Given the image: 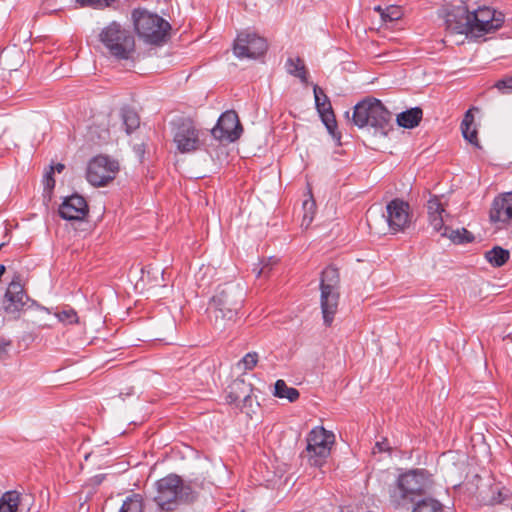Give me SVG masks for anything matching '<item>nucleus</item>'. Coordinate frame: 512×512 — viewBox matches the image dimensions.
Returning <instances> with one entry per match:
<instances>
[{
	"instance_id": "1",
	"label": "nucleus",
	"mask_w": 512,
	"mask_h": 512,
	"mask_svg": "<svg viewBox=\"0 0 512 512\" xmlns=\"http://www.w3.org/2000/svg\"><path fill=\"white\" fill-rule=\"evenodd\" d=\"M156 493L153 501L160 511L174 512L181 506L193 504L199 497L203 483L197 480H184L171 473L154 484Z\"/></svg>"
},
{
	"instance_id": "2",
	"label": "nucleus",
	"mask_w": 512,
	"mask_h": 512,
	"mask_svg": "<svg viewBox=\"0 0 512 512\" xmlns=\"http://www.w3.org/2000/svg\"><path fill=\"white\" fill-rule=\"evenodd\" d=\"M244 301L243 289L238 284L226 283L218 286L211 298L209 309L219 327L234 323Z\"/></svg>"
},
{
	"instance_id": "3",
	"label": "nucleus",
	"mask_w": 512,
	"mask_h": 512,
	"mask_svg": "<svg viewBox=\"0 0 512 512\" xmlns=\"http://www.w3.org/2000/svg\"><path fill=\"white\" fill-rule=\"evenodd\" d=\"M431 475L425 469H414L400 474L393 487L389 489L390 502L395 507L415 503L430 486Z\"/></svg>"
},
{
	"instance_id": "4",
	"label": "nucleus",
	"mask_w": 512,
	"mask_h": 512,
	"mask_svg": "<svg viewBox=\"0 0 512 512\" xmlns=\"http://www.w3.org/2000/svg\"><path fill=\"white\" fill-rule=\"evenodd\" d=\"M351 119L358 128L369 126L381 135H387L392 128L391 112L379 99L373 97L358 102L354 106Z\"/></svg>"
},
{
	"instance_id": "5",
	"label": "nucleus",
	"mask_w": 512,
	"mask_h": 512,
	"mask_svg": "<svg viewBox=\"0 0 512 512\" xmlns=\"http://www.w3.org/2000/svg\"><path fill=\"white\" fill-rule=\"evenodd\" d=\"M131 17L136 33L146 43L160 45L166 41L171 25L165 19L142 8L134 9Z\"/></svg>"
},
{
	"instance_id": "6",
	"label": "nucleus",
	"mask_w": 512,
	"mask_h": 512,
	"mask_svg": "<svg viewBox=\"0 0 512 512\" xmlns=\"http://www.w3.org/2000/svg\"><path fill=\"white\" fill-rule=\"evenodd\" d=\"M339 271L334 266L326 267L321 273L320 304L325 326H331L338 309L340 292Z\"/></svg>"
},
{
	"instance_id": "7",
	"label": "nucleus",
	"mask_w": 512,
	"mask_h": 512,
	"mask_svg": "<svg viewBox=\"0 0 512 512\" xmlns=\"http://www.w3.org/2000/svg\"><path fill=\"white\" fill-rule=\"evenodd\" d=\"M98 37L109 53L118 59H129L135 50L134 36L116 21L104 27Z\"/></svg>"
},
{
	"instance_id": "8",
	"label": "nucleus",
	"mask_w": 512,
	"mask_h": 512,
	"mask_svg": "<svg viewBox=\"0 0 512 512\" xmlns=\"http://www.w3.org/2000/svg\"><path fill=\"white\" fill-rule=\"evenodd\" d=\"M3 309L6 314L19 318L20 313L36 307L41 312L48 313V310L39 307L34 300H31L21 283L20 274H15L9 283L3 299Z\"/></svg>"
},
{
	"instance_id": "9",
	"label": "nucleus",
	"mask_w": 512,
	"mask_h": 512,
	"mask_svg": "<svg viewBox=\"0 0 512 512\" xmlns=\"http://www.w3.org/2000/svg\"><path fill=\"white\" fill-rule=\"evenodd\" d=\"M334 434L323 427L313 428L307 436L306 456L312 466L320 467L330 455Z\"/></svg>"
},
{
	"instance_id": "10",
	"label": "nucleus",
	"mask_w": 512,
	"mask_h": 512,
	"mask_svg": "<svg viewBox=\"0 0 512 512\" xmlns=\"http://www.w3.org/2000/svg\"><path fill=\"white\" fill-rule=\"evenodd\" d=\"M119 163L108 156L98 155L88 164L86 178L96 187L106 186L115 179Z\"/></svg>"
},
{
	"instance_id": "11",
	"label": "nucleus",
	"mask_w": 512,
	"mask_h": 512,
	"mask_svg": "<svg viewBox=\"0 0 512 512\" xmlns=\"http://www.w3.org/2000/svg\"><path fill=\"white\" fill-rule=\"evenodd\" d=\"M200 132L190 118H181L174 125L173 141L181 153L198 150L201 145Z\"/></svg>"
},
{
	"instance_id": "12",
	"label": "nucleus",
	"mask_w": 512,
	"mask_h": 512,
	"mask_svg": "<svg viewBox=\"0 0 512 512\" xmlns=\"http://www.w3.org/2000/svg\"><path fill=\"white\" fill-rule=\"evenodd\" d=\"M472 38H480L488 33L498 30L503 22L504 15L490 7H480L471 12Z\"/></svg>"
},
{
	"instance_id": "13",
	"label": "nucleus",
	"mask_w": 512,
	"mask_h": 512,
	"mask_svg": "<svg viewBox=\"0 0 512 512\" xmlns=\"http://www.w3.org/2000/svg\"><path fill=\"white\" fill-rule=\"evenodd\" d=\"M267 48L265 38L252 32H241L234 42L233 51L238 58H257L263 55Z\"/></svg>"
},
{
	"instance_id": "14",
	"label": "nucleus",
	"mask_w": 512,
	"mask_h": 512,
	"mask_svg": "<svg viewBox=\"0 0 512 512\" xmlns=\"http://www.w3.org/2000/svg\"><path fill=\"white\" fill-rule=\"evenodd\" d=\"M243 132L239 117L234 110L221 114L216 125L211 129L212 136L219 141L234 142Z\"/></svg>"
},
{
	"instance_id": "15",
	"label": "nucleus",
	"mask_w": 512,
	"mask_h": 512,
	"mask_svg": "<svg viewBox=\"0 0 512 512\" xmlns=\"http://www.w3.org/2000/svg\"><path fill=\"white\" fill-rule=\"evenodd\" d=\"M386 220L393 233L405 231L411 223L410 206L408 202L395 198L386 206Z\"/></svg>"
},
{
	"instance_id": "16",
	"label": "nucleus",
	"mask_w": 512,
	"mask_h": 512,
	"mask_svg": "<svg viewBox=\"0 0 512 512\" xmlns=\"http://www.w3.org/2000/svg\"><path fill=\"white\" fill-rule=\"evenodd\" d=\"M313 91L315 98V106L321 117L323 124L326 126L328 132L334 138L340 140L341 135L340 133L336 132L337 121L328 96L318 85H314Z\"/></svg>"
},
{
	"instance_id": "17",
	"label": "nucleus",
	"mask_w": 512,
	"mask_h": 512,
	"mask_svg": "<svg viewBox=\"0 0 512 512\" xmlns=\"http://www.w3.org/2000/svg\"><path fill=\"white\" fill-rule=\"evenodd\" d=\"M471 12L464 5L453 7L445 19L446 28L451 33L466 34L472 38Z\"/></svg>"
},
{
	"instance_id": "18",
	"label": "nucleus",
	"mask_w": 512,
	"mask_h": 512,
	"mask_svg": "<svg viewBox=\"0 0 512 512\" xmlns=\"http://www.w3.org/2000/svg\"><path fill=\"white\" fill-rule=\"evenodd\" d=\"M58 213L64 220H83L89 213V207L83 196L72 194L64 199Z\"/></svg>"
},
{
	"instance_id": "19",
	"label": "nucleus",
	"mask_w": 512,
	"mask_h": 512,
	"mask_svg": "<svg viewBox=\"0 0 512 512\" xmlns=\"http://www.w3.org/2000/svg\"><path fill=\"white\" fill-rule=\"evenodd\" d=\"M489 217L492 223L507 224L512 221V192L504 193L493 200Z\"/></svg>"
},
{
	"instance_id": "20",
	"label": "nucleus",
	"mask_w": 512,
	"mask_h": 512,
	"mask_svg": "<svg viewBox=\"0 0 512 512\" xmlns=\"http://www.w3.org/2000/svg\"><path fill=\"white\" fill-rule=\"evenodd\" d=\"M226 400L230 404L240 405L241 401L252 402L253 387L243 379H235L229 385Z\"/></svg>"
},
{
	"instance_id": "21",
	"label": "nucleus",
	"mask_w": 512,
	"mask_h": 512,
	"mask_svg": "<svg viewBox=\"0 0 512 512\" xmlns=\"http://www.w3.org/2000/svg\"><path fill=\"white\" fill-rule=\"evenodd\" d=\"M427 213L430 225L436 232H441L444 226L445 206L441 199L433 195L427 202Z\"/></svg>"
},
{
	"instance_id": "22",
	"label": "nucleus",
	"mask_w": 512,
	"mask_h": 512,
	"mask_svg": "<svg viewBox=\"0 0 512 512\" xmlns=\"http://www.w3.org/2000/svg\"><path fill=\"white\" fill-rule=\"evenodd\" d=\"M422 116V109L414 107L398 114L396 121L400 127L412 129L419 125Z\"/></svg>"
},
{
	"instance_id": "23",
	"label": "nucleus",
	"mask_w": 512,
	"mask_h": 512,
	"mask_svg": "<svg viewBox=\"0 0 512 512\" xmlns=\"http://www.w3.org/2000/svg\"><path fill=\"white\" fill-rule=\"evenodd\" d=\"M474 124V116L472 114V109H469L461 122V131L464 139H466L469 143L479 147V141L477 137V129L473 125Z\"/></svg>"
},
{
	"instance_id": "24",
	"label": "nucleus",
	"mask_w": 512,
	"mask_h": 512,
	"mask_svg": "<svg viewBox=\"0 0 512 512\" xmlns=\"http://www.w3.org/2000/svg\"><path fill=\"white\" fill-rule=\"evenodd\" d=\"M286 71L301 80L302 83L308 82V71L304 64V61L300 57L292 58L289 57L286 61Z\"/></svg>"
},
{
	"instance_id": "25",
	"label": "nucleus",
	"mask_w": 512,
	"mask_h": 512,
	"mask_svg": "<svg viewBox=\"0 0 512 512\" xmlns=\"http://www.w3.org/2000/svg\"><path fill=\"white\" fill-rule=\"evenodd\" d=\"M510 258V252L500 246H495L485 252V259L493 267L505 265Z\"/></svg>"
},
{
	"instance_id": "26",
	"label": "nucleus",
	"mask_w": 512,
	"mask_h": 512,
	"mask_svg": "<svg viewBox=\"0 0 512 512\" xmlns=\"http://www.w3.org/2000/svg\"><path fill=\"white\" fill-rule=\"evenodd\" d=\"M441 236L448 237L453 243L464 244L474 241V235L467 229L462 228L461 230H450L449 227L445 226L440 232Z\"/></svg>"
},
{
	"instance_id": "27",
	"label": "nucleus",
	"mask_w": 512,
	"mask_h": 512,
	"mask_svg": "<svg viewBox=\"0 0 512 512\" xmlns=\"http://www.w3.org/2000/svg\"><path fill=\"white\" fill-rule=\"evenodd\" d=\"M273 395L293 403L298 400L300 393L296 388L288 387L284 380L279 379L275 382Z\"/></svg>"
},
{
	"instance_id": "28",
	"label": "nucleus",
	"mask_w": 512,
	"mask_h": 512,
	"mask_svg": "<svg viewBox=\"0 0 512 512\" xmlns=\"http://www.w3.org/2000/svg\"><path fill=\"white\" fill-rule=\"evenodd\" d=\"M21 494L15 490L5 492L0 498V512H17Z\"/></svg>"
},
{
	"instance_id": "29",
	"label": "nucleus",
	"mask_w": 512,
	"mask_h": 512,
	"mask_svg": "<svg viewBox=\"0 0 512 512\" xmlns=\"http://www.w3.org/2000/svg\"><path fill=\"white\" fill-rule=\"evenodd\" d=\"M412 512H445V509L437 499L426 497L414 503Z\"/></svg>"
},
{
	"instance_id": "30",
	"label": "nucleus",
	"mask_w": 512,
	"mask_h": 512,
	"mask_svg": "<svg viewBox=\"0 0 512 512\" xmlns=\"http://www.w3.org/2000/svg\"><path fill=\"white\" fill-rule=\"evenodd\" d=\"M144 509V499L141 494L133 493L128 496L119 512H143Z\"/></svg>"
},
{
	"instance_id": "31",
	"label": "nucleus",
	"mask_w": 512,
	"mask_h": 512,
	"mask_svg": "<svg viewBox=\"0 0 512 512\" xmlns=\"http://www.w3.org/2000/svg\"><path fill=\"white\" fill-rule=\"evenodd\" d=\"M121 116L127 134L132 133L135 129L139 127L140 118L134 110L130 108L122 109Z\"/></svg>"
},
{
	"instance_id": "32",
	"label": "nucleus",
	"mask_w": 512,
	"mask_h": 512,
	"mask_svg": "<svg viewBox=\"0 0 512 512\" xmlns=\"http://www.w3.org/2000/svg\"><path fill=\"white\" fill-rule=\"evenodd\" d=\"M258 360L259 355L257 352H249L239 360L237 367L242 368L244 371H250L257 365Z\"/></svg>"
},
{
	"instance_id": "33",
	"label": "nucleus",
	"mask_w": 512,
	"mask_h": 512,
	"mask_svg": "<svg viewBox=\"0 0 512 512\" xmlns=\"http://www.w3.org/2000/svg\"><path fill=\"white\" fill-rule=\"evenodd\" d=\"M57 318L64 324H76L78 323L77 312L70 307L64 308L63 310L56 313Z\"/></svg>"
},
{
	"instance_id": "34",
	"label": "nucleus",
	"mask_w": 512,
	"mask_h": 512,
	"mask_svg": "<svg viewBox=\"0 0 512 512\" xmlns=\"http://www.w3.org/2000/svg\"><path fill=\"white\" fill-rule=\"evenodd\" d=\"M81 7H91L93 9H104L111 7L116 0H76Z\"/></svg>"
},
{
	"instance_id": "35",
	"label": "nucleus",
	"mask_w": 512,
	"mask_h": 512,
	"mask_svg": "<svg viewBox=\"0 0 512 512\" xmlns=\"http://www.w3.org/2000/svg\"><path fill=\"white\" fill-rule=\"evenodd\" d=\"M402 16V12L397 6L386 7L382 12V20L384 22H394L399 20Z\"/></svg>"
},
{
	"instance_id": "36",
	"label": "nucleus",
	"mask_w": 512,
	"mask_h": 512,
	"mask_svg": "<svg viewBox=\"0 0 512 512\" xmlns=\"http://www.w3.org/2000/svg\"><path fill=\"white\" fill-rule=\"evenodd\" d=\"M54 168H50V171L46 173L44 177V192L50 194L55 187V179L53 177Z\"/></svg>"
},
{
	"instance_id": "37",
	"label": "nucleus",
	"mask_w": 512,
	"mask_h": 512,
	"mask_svg": "<svg viewBox=\"0 0 512 512\" xmlns=\"http://www.w3.org/2000/svg\"><path fill=\"white\" fill-rule=\"evenodd\" d=\"M495 87L501 93H510L512 92V77H507L501 80H498L495 84Z\"/></svg>"
},
{
	"instance_id": "38",
	"label": "nucleus",
	"mask_w": 512,
	"mask_h": 512,
	"mask_svg": "<svg viewBox=\"0 0 512 512\" xmlns=\"http://www.w3.org/2000/svg\"><path fill=\"white\" fill-rule=\"evenodd\" d=\"M507 490L506 489H502V490H498L496 495L494 494L491 498V503L492 504H501L503 503L506 499H507Z\"/></svg>"
},
{
	"instance_id": "39",
	"label": "nucleus",
	"mask_w": 512,
	"mask_h": 512,
	"mask_svg": "<svg viewBox=\"0 0 512 512\" xmlns=\"http://www.w3.org/2000/svg\"><path fill=\"white\" fill-rule=\"evenodd\" d=\"M11 346V341L0 338V357L7 354L8 348Z\"/></svg>"
},
{
	"instance_id": "40",
	"label": "nucleus",
	"mask_w": 512,
	"mask_h": 512,
	"mask_svg": "<svg viewBox=\"0 0 512 512\" xmlns=\"http://www.w3.org/2000/svg\"><path fill=\"white\" fill-rule=\"evenodd\" d=\"M252 401H254V399L252 398ZM239 407L241 408V410L243 412H245L246 414H250V412H254V410L252 409L253 407V402H245V401H241L240 402V405Z\"/></svg>"
},
{
	"instance_id": "41",
	"label": "nucleus",
	"mask_w": 512,
	"mask_h": 512,
	"mask_svg": "<svg viewBox=\"0 0 512 512\" xmlns=\"http://www.w3.org/2000/svg\"><path fill=\"white\" fill-rule=\"evenodd\" d=\"M271 271V267L269 264H265L257 273V277H261L262 275L268 276L269 272Z\"/></svg>"
},
{
	"instance_id": "42",
	"label": "nucleus",
	"mask_w": 512,
	"mask_h": 512,
	"mask_svg": "<svg viewBox=\"0 0 512 512\" xmlns=\"http://www.w3.org/2000/svg\"><path fill=\"white\" fill-rule=\"evenodd\" d=\"M375 448L378 449L379 452H383L389 449L387 441L377 442L375 444Z\"/></svg>"
},
{
	"instance_id": "43",
	"label": "nucleus",
	"mask_w": 512,
	"mask_h": 512,
	"mask_svg": "<svg viewBox=\"0 0 512 512\" xmlns=\"http://www.w3.org/2000/svg\"><path fill=\"white\" fill-rule=\"evenodd\" d=\"M53 168H54V171H57L58 173H61L65 169V166L62 163H58Z\"/></svg>"
},
{
	"instance_id": "44",
	"label": "nucleus",
	"mask_w": 512,
	"mask_h": 512,
	"mask_svg": "<svg viewBox=\"0 0 512 512\" xmlns=\"http://www.w3.org/2000/svg\"><path fill=\"white\" fill-rule=\"evenodd\" d=\"M308 205H310V207H313V206H314V201H308V200L304 201V203H303V207H304L305 209H306V207H307Z\"/></svg>"
},
{
	"instance_id": "45",
	"label": "nucleus",
	"mask_w": 512,
	"mask_h": 512,
	"mask_svg": "<svg viewBox=\"0 0 512 512\" xmlns=\"http://www.w3.org/2000/svg\"><path fill=\"white\" fill-rule=\"evenodd\" d=\"M384 9H382L380 6L375 7V11L380 13V16L382 17V12Z\"/></svg>"
},
{
	"instance_id": "46",
	"label": "nucleus",
	"mask_w": 512,
	"mask_h": 512,
	"mask_svg": "<svg viewBox=\"0 0 512 512\" xmlns=\"http://www.w3.org/2000/svg\"><path fill=\"white\" fill-rule=\"evenodd\" d=\"M345 116H346V118H347V119H350V112H349V111H347V112L345 113Z\"/></svg>"
},
{
	"instance_id": "47",
	"label": "nucleus",
	"mask_w": 512,
	"mask_h": 512,
	"mask_svg": "<svg viewBox=\"0 0 512 512\" xmlns=\"http://www.w3.org/2000/svg\"><path fill=\"white\" fill-rule=\"evenodd\" d=\"M3 246H5V243L0 244V250L2 249Z\"/></svg>"
}]
</instances>
